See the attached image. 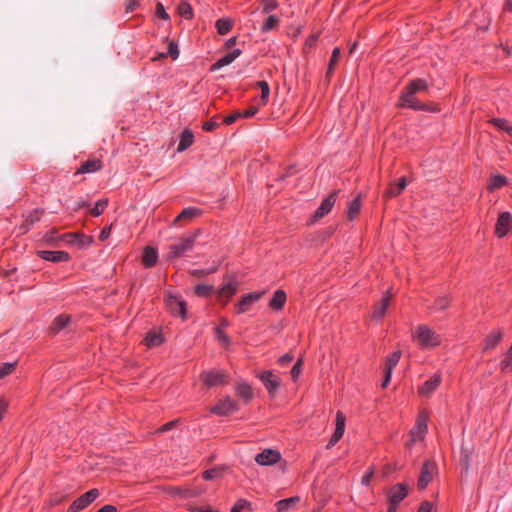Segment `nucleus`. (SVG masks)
<instances>
[{
  "instance_id": "obj_1",
  "label": "nucleus",
  "mask_w": 512,
  "mask_h": 512,
  "mask_svg": "<svg viewBox=\"0 0 512 512\" xmlns=\"http://www.w3.org/2000/svg\"><path fill=\"white\" fill-rule=\"evenodd\" d=\"M420 348L433 349L441 345V336L427 325H419L413 337Z\"/></svg>"
},
{
  "instance_id": "obj_2",
  "label": "nucleus",
  "mask_w": 512,
  "mask_h": 512,
  "mask_svg": "<svg viewBox=\"0 0 512 512\" xmlns=\"http://www.w3.org/2000/svg\"><path fill=\"white\" fill-rule=\"evenodd\" d=\"M427 88L428 83L425 79L416 78L411 80L399 97L398 107L408 106V101H418V99L415 97V94L421 91H425Z\"/></svg>"
},
{
  "instance_id": "obj_3",
  "label": "nucleus",
  "mask_w": 512,
  "mask_h": 512,
  "mask_svg": "<svg viewBox=\"0 0 512 512\" xmlns=\"http://www.w3.org/2000/svg\"><path fill=\"white\" fill-rule=\"evenodd\" d=\"M197 235L198 230L193 235L181 238L178 243L170 245L167 259L174 260L191 251L195 245Z\"/></svg>"
},
{
  "instance_id": "obj_4",
  "label": "nucleus",
  "mask_w": 512,
  "mask_h": 512,
  "mask_svg": "<svg viewBox=\"0 0 512 512\" xmlns=\"http://www.w3.org/2000/svg\"><path fill=\"white\" fill-rule=\"evenodd\" d=\"M165 305L168 312L175 317L187 318V304L181 296L168 293L165 297Z\"/></svg>"
},
{
  "instance_id": "obj_5",
  "label": "nucleus",
  "mask_w": 512,
  "mask_h": 512,
  "mask_svg": "<svg viewBox=\"0 0 512 512\" xmlns=\"http://www.w3.org/2000/svg\"><path fill=\"white\" fill-rule=\"evenodd\" d=\"M238 288L239 282L234 276H230L227 283L216 291V299L222 307H225L229 303L232 297L237 293Z\"/></svg>"
},
{
  "instance_id": "obj_6",
  "label": "nucleus",
  "mask_w": 512,
  "mask_h": 512,
  "mask_svg": "<svg viewBox=\"0 0 512 512\" xmlns=\"http://www.w3.org/2000/svg\"><path fill=\"white\" fill-rule=\"evenodd\" d=\"M100 495V492L97 488H93L77 499H75L68 507L67 512H80L87 508L91 503H93Z\"/></svg>"
},
{
  "instance_id": "obj_7",
  "label": "nucleus",
  "mask_w": 512,
  "mask_h": 512,
  "mask_svg": "<svg viewBox=\"0 0 512 512\" xmlns=\"http://www.w3.org/2000/svg\"><path fill=\"white\" fill-rule=\"evenodd\" d=\"M437 473V465L433 460H425L422 464L420 475L417 481L419 490H424L433 480L434 475Z\"/></svg>"
},
{
  "instance_id": "obj_8",
  "label": "nucleus",
  "mask_w": 512,
  "mask_h": 512,
  "mask_svg": "<svg viewBox=\"0 0 512 512\" xmlns=\"http://www.w3.org/2000/svg\"><path fill=\"white\" fill-rule=\"evenodd\" d=\"M200 379L207 388L220 386L228 383V375L220 370L204 371L201 373Z\"/></svg>"
},
{
  "instance_id": "obj_9",
  "label": "nucleus",
  "mask_w": 512,
  "mask_h": 512,
  "mask_svg": "<svg viewBox=\"0 0 512 512\" xmlns=\"http://www.w3.org/2000/svg\"><path fill=\"white\" fill-rule=\"evenodd\" d=\"M339 194V190H333L326 198H324L320 204V206L316 209L314 214L312 215L311 222L314 223L324 216H326L333 208L337 197Z\"/></svg>"
},
{
  "instance_id": "obj_10",
  "label": "nucleus",
  "mask_w": 512,
  "mask_h": 512,
  "mask_svg": "<svg viewBox=\"0 0 512 512\" xmlns=\"http://www.w3.org/2000/svg\"><path fill=\"white\" fill-rule=\"evenodd\" d=\"M239 410L238 403L229 396L218 400V402L211 407L210 412L218 416H227Z\"/></svg>"
},
{
  "instance_id": "obj_11",
  "label": "nucleus",
  "mask_w": 512,
  "mask_h": 512,
  "mask_svg": "<svg viewBox=\"0 0 512 512\" xmlns=\"http://www.w3.org/2000/svg\"><path fill=\"white\" fill-rule=\"evenodd\" d=\"M264 293V291H256L242 295L240 300L235 304V313L243 314L248 311L249 308L264 295Z\"/></svg>"
},
{
  "instance_id": "obj_12",
  "label": "nucleus",
  "mask_w": 512,
  "mask_h": 512,
  "mask_svg": "<svg viewBox=\"0 0 512 512\" xmlns=\"http://www.w3.org/2000/svg\"><path fill=\"white\" fill-rule=\"evenodd\" d=\"M512 229V215L510 212H501L495 225V235L498 238L505 237Z\"/></svg>"
},
{
  "instance_id": "obj_13",
  "label": "nucleus",
  "mask_w": 512,
  "mask_h": 512,
  "mask_svg": "<svg viewBox=\"0 0 512 512\" xmlns=\"http://www.w3.org/2000/svg\"><path fill=\"white\" fill-rule=\"evenodd\" d=\"M259 379L264 384L270 396H275L281 384L279 376L273 374L271 371H264L259 375Z\"/></svg>"
},
{
  "instance_id": "obj_14",
  "label": "nucleus",
  "mask_w": 512,
  "mask_h": 512,
  "mask_svg": "<svg viewBox=\"0 0 512 512\" xmlns=\"http://www.w3.org/2000/svg\"><path fill=\"white\" fill-rule=\"evenodd\" d=\"M401 354L402 353L400 350H396L387 357L385 362L384 378L381 383L382 389H385L388 386L391 379L392 371L394 367L399 363Z\"/></svg>"
},
{
  "instance_id": "obj_15",
  "label": "nucleus",
  "mask_w": 512,
  "mask_h": 512,
  "mask_svg": "<svg viewBox=\"0 0 512 512\" xmlns=\"http://www.w3.org/2000/svg\"><path fill=\"white\" fill-rule=\"evenodd\" d=\"M281 459V453L274 449H264L255 456V461L261 466H270L276 464Z\"/></svg>"
},
{
  "instance_id": "obj_16",
  "label": "nucleus",
  "mask_w": 512,
  "mask_h": 512,
  "mask_svg": "<svg viewBox=\"0 0 512 512\" xmlns=\"http://www.w3.org/2000/svg\"><path fill=\"white\" fill-rule=\"evenodd\" d=\"M409 487L405 483H397L388 491V502H394L400 504L407 495H408Z\"/></svg>"
},
{
  "instance_id": "obj_17",
  "label": "nucleus",
  "mask_w": 512,
  "mask_h": 512,
  "mask_svg": "<svg viewBox=\"0 0 512 512\" xmlns=\"http://www.w3.org/2000/svg\"><path fill=\"white\" fill-rule=\"evenodd\" d=\"M503 336L504 332L502 328H497L491 331L484 339L482 352L485 353L487 351L495 349L503 340Z\"/></svg>"
},
{
  "instance_id": "obj_18",
  "label": "nucleus",
  "mask_w": 512,
  "mask_h": 512,
  "mask_svg": "<svg viewBox=\"0 0 512 512\" xmlns=\"http://www.w3.org/2000/svg\"><path fill=\"white\" fill-rule=\"evenodd\" d=\"M393 295L387 290L382 296L381 300L374 305L372 319L381 320L387 311L388 306L391 303Z\"/></svg>"
},
{
  "instance_id": "obj_19",
  "label": "nucleus",
  "mask_w": 512,
  "mask_h": 512,
  "mask_svg": "<svg viewBox=\"0 0 512 512\" xmlns=\"http://www.w3.org/2000/svg\"><path fill=\"white\" fill-rule=\"evenodd\" d=\"M37 255L43 260L59 263V262H68L71 259V256L66 251H46L41 250L37 251Z\"/></svg>"
},
{
  "instance_id": "obj_20",
  "label": "nucleus",
  "mask_w": 512,
  "mask_h": 512,
  "mask_svg": "<svg viewBox=\"0 0 512 512\" xmlns=\"http://www.w3.org/2000/svg\"><path fill=\"white\" fill-rule=\"evenodd\" d=\"M408 184L406 177H401L397 182H391L383 194L385 199H391L399 196Z\"/></svg>"
},
{
  "instance_id": "obj_21",
  "label": "nucleus",
  "mask_w": 512,
  "mask_h": 512,
  "mask_svg": "<svg viewBox=\"0 0 512 512\" xmlns=\"http://www.w3.org/2000/svg\"><path fill=\"white\" fill-rule=\"evenodd\" d=\"M441 375H434L426 380L419 388L418 393L423 397H429L441 384Z\"/></svg>"
},
{
  "instance_id": "obj_22",
  "label": "nucleus",
  "mask_w": 512,
  "mask_h": 512,
  "mask_svg": "<svg viewBox=\"0 0 512 512\" xmlns=\"http://www.w3.org/2000/svg\"><path fill=\"white\" fill-rule=\"evenodd\" d=\"M202 210L197 207L184 208L173 220V225H180L182 222H190L194 218L201 216Z\"/></svg>"
},
{
  "instance_id": "obj_23",
  "label": "nucleus",
  "mask_w": 512,
  "mask_h": 512,
  "mask_svg": "<svg viewBox=\"0 0 512 512\" xmlns=\"http://www.w3.org/2000/svg\"><path fill=\"white\" fill-rule=\"evenodd\" d=\"M241 53L242 51L239 48L232 50L231 52L225 54L223 57L219 58L214 64H212L209 71L214 72L231 64L238 56L241 55Z\"/></svg>"
},
{
  "instance_id": "obj_24",
  "label": "nucleus",
  "mask_w": 512,
  "mask_h": 512,
  "mask_svg": "<svg viewBox=\"0 0 512 512\" xmlns=\"http://www.w3.org/2000/svg\"><path fill=\"white\" fill-rule=\"evenodd\" d=\"M287 301V294L282 289H277L269 300L268 307L276 312L283 310Z\"/></svg>"
},
{
  "instance_id": "obj_25",
  "label": "nucleus",
  "mask_w": 512,
  "mask_h": 512,
  "mask_svg": "<svg viewBox=\"0 0 512 512\" xmlns=\"http://www.w3.org/2000/svg\"><path fill=\"white\" fill-rule=\"evenodd\" d=\"M165 42H167V50L164 52H159L153 60L162 59L170 57L172 60H176L179 57V49L178 43L175 40H169L168 37H165Z\"/></svg>"
},
{
  "instance_id": "obj_26",
  "label": "nucleus",
  "mask_w": 512,
  "mask_h": 512,
  "mask_svg": "<svg viewBox=\"0 0 512 512\" xmlns=\"http://www.w3.org/2000/svg\"><path fill=\"white\" fill-rule=\"evenodd\" d=\"M158 260V252L156 248L152 246H146L143 250L142 265L145 268L154 267Z\"/></svg>"
},
{
  "instance_id": "obj_27",
  "label": "nucleus",
  "mask_w": 512,
  "mask_h": 512,
  "mask_svg": "<svg viewBox=\"0 0 512 512\" xmlns=\"http://www.w3.org/2000/svg\"><path fill=\"white\" fill-rule=\"evenodd\" d=\"M362 207V194L359 193L349 204L346 217L349 221L355 220L361 211Z\"/></svg>"
},
{
  "instance_id": "obj_28",
  "label": "nucleus",
  "mask_w": 512,
  "mask_h": 512,
  "mask_svg": "<svg viewBox=\"0 0 512 512\" xmlns=\"http://www.w3.org/2000/svg\"><path fill=\"white\" fill-rule=\"evenodd\" d=\"M103 163L100 159H89L81 164L76 174L92 173L102 169Z\"/></svg>"
},
{
  "instance_id": "obj_29",
  "label": "nucleus",
  "mask_w": 512,
  "mask_h": 512,
  "mask_svg": "<svg viewBox=\"0 0 512 512\" xmlns=\"http://www.w3.org/2000/svg\"><path fill=\"white\" fill-rule=\"evenodd\" d=\"M407 108H410L415 111H428V112H440V107L437 103L429 102V103H422L419 100L418 101H408Z\"/></svg>"
},
{
  "instance_id": "obj_30",
  "label": "nucleus",
  "mask_w": 512,
  "mask_h": 512,
  "mask_svg": "<svg viewBox=\"0 0 512 512\" xmlns=\"http://www.w3.org/2000/svg\"><path fill=\"white\" fill-rule=\"evenodd\" d=\"M508 184V178L502 174H496L491 176L487 182V190L494 192L495 190L501 189Z\"/></svg>"
},
{
  "instance_id": "obj_31",
  "label": "nucleus",
  "mask_w": 512,
  "mask_h": 512,
  "mask_svg": "<svg viewBox=\"0 0 512 512\" xmlns=\"http://www.w3.org/2000/svg\"><path fill=\"white\" fill-rule=\"evenodd\" d=\"M299 502V496H292L286 499H281L275 504L276 510L277 512H287L291 509H294Z\"/></svg>"
},
{
  "instance_id": "obj_32",
  "label": "nucleus",
  "mask_w": 512,
  "mask_h": 512,
  "mask_svg": "<svg viewBox=\"0 0 512 512\" xmlns=\"http://www.w3.org/2000/svg\"><path fill=\"white\" fill-rule=\"evenodd\" d=\"M236 393L244 400L245 403H249L253 399V389L251 385L246 382L237 384Z\"/></svg>"
},
{
  "instance_id": "obj_33",
  "label": "nucleus",
  "mask_w": 512,
  "mask_h": 512,
  "mask_svg": "<svg viewBox=\"0 0 512 512\" xmlns=\"http://www.w3.org/2000/svg\"><path fill=\"white\" fill-rule=\"evenodd\" d=\"M194 142V134L190 129H185L180 135V141L177 147L178 152L185 151Z\"/></svg>"
},
{
  "instance_id": "obj_34",
  "label": "nucleus",
  "mask_w": 512,
  "mask_h": 512,
  "mask_svg": "<svg viewBox=\"0 0 512 512\" xmlns=\"http://www.w3.org/2000/svg\"><path fill=\"white\" fill-rule=\"evenodd\" d=\"M473 452V447H466L464 445L461 446L460 464L465 471H468L470 468Z\"/></svg>"
},
{
  "instance_id": "obj_35",
  "label": "nucleus",
  "mask_w": 512,
  "mask_h": 512,
  "mask_svg": "<svg viewBox=\"0 0 512 512\" xmlns=\"http://www.w3.org/2000/svg\"><path fill=\"white\" fill-rule=\"evenodd\" d=\"M163 334L160 332L149 331L144 339L148 347H158L164 342Z\"/></svg>"
},
{
  "instance_id": "obj_36",
  "label": "nucleus",
  "mask_w": 512,
  "mask_h": 512,
  "mask_svg": "<svg viewBox=\"0 0 512 512\" xmlns=\"http://www.w3.org/2000/svg\"><path fill=\"white\" fill-rule=\"evenodd\" d=\"M451 303L452 296L448 294L443 295L435 299L433 305L431 306V309L433 311H444L450 307Z\"/></svg>"
},
{
  "instance_id": "obj_37",
  "label": "nucleus",
  "mask_w": 512,
  "mask_h": 512,
  "mask_svg": "<svg viewBox=\"0 0 512 512\" xmlns=\"http://www.w3.org/2000/svg\"><path fill=\"white\" fill-rule=\"evenodd\" d=\"M255 87L261 90L260 105L265 106L268 103L270 95V87L267 81L261 80L255 83Z\"/></svg>"
},
{
  "instance_id": "obj_38",
  "label": "nucleus",
  "mask_w": 512,
  "mask_h": 512,
  "mask_svg": "<svg viewBox=\"0 0 512 512\" xmlns=\"http://www.w3.org/2000/svg\"><path fill=\"white\" fill-rule=\"evenodd\" d=\"M70 321L71 318L69 315L61 314L54 319L53 324L51 326V330L54 333H57L60 330L64 329L70 323Z\"/></svg>"
},
{
  "instance_id": "obj_39",
  "label": "nucleus",
  "mask_w": 512,
  "mask_h": 512,
  "mask_svg": "<svg viewBox=\"0 0 512 512\" xmlns=\"http://www.w3.org/2000/svg\"><path fill=\"white\" fill-rule=\"evenodd\" d=\"M489 123L497 129L505 131L508 135L512 136V125H510L508 120L504 118H492L489 120Z\"/></svg>"
},
{
  "instance_id": "obj_40",
  "label": "nucleus",
  "mask_w": 512,
  "mask_h": 512,
  "mask_svg": "<svg viewBox=\"0 0 512 512\" xmlns=\"http://www.w3.org/2000/svg\"><path fill=\"white\" fill-rule=\"evenodd\" d=\"M214 292V287L208 284H197L194 287V294L201 298H209Z\"/></svg>"
},
{
  "instance_id": "obj_41",
  "label": "nucleus",
  "mask_w": 512,
  "mask_h": 512,
  "mask_svg": "<svg viewBox=\"0 0 512 512\" xmlns=\"http://www.w3.org/2000/svg\"><path fill=\"white\" fill-rule=\"evenodd\" d=\"M214 336H215V339L221 343V345L224 347V348H228L231 346V339L230 337L226 334L225 330L222 329V327H215L214 328Z\"/></svg>"
},
{
  "instance_id": "obj_42",
  "label": "nucleus",
  "mask_w": 512,
  "mask_h": 512,
  "mask_svg": "<svg viewBox=\"0 0 512 512\" xmlns=\"http://www.w3.org/2000/svg\"><path fill=\"white\" fill-rule=\"evenodd\" d=\"M340 54H341L340 48L339 47H335L333 49V51H332V55H331V58H330L329 63H328L326 77H330V75L333 73L334 68H335L336 64L338 63V61H339Z\"/></svg>"
},
{
  "instance_id": "obj_43",
  "label": "nucleus",
  "mask_w": 512,
  "mask_h": 512,
  "mask_svg": "<svg viewBox=\"0 0 512 512\" xmlns=\"http://www.w3.org/2000/svg\"><path fill=\"white\" fill-rule=\"evenodd\" d=\"M500 370L502 372H512V343L510 348L505 353L504 359L500 362Z\"/></svg>"
},
{
  "instance_id": "obj_44",
  "label": "nucleus",
  "mask_w": 512,
  "mask_h": 512,
  "mask_svg": "<svg viewBox=\"0 0 512 512\" xmlns=\"http://www.w3.org/2000/svg\"><path fill=\"white\" fill-rule=\"evenodd\" d=\"M217 32H229L233 28V21L230 18L224 17L216 21Z\"/></svg>"
},
{
  "instance_id": "obj_45",
  "label": "nucleus",
  "mask_w": 512,
  "mask_h": 512,
  "mask_svg": "<svg viewBox=\"0 0 512 512\" xmlns=\"http://www.w3.org/2000/svg\"><path fill=\"white\" fill-rule=\"evenodd\" d=\"M223 474V469L220 467H213L208 470H205L202 473V478L206 481L213 480L215 478L221 477Z\"/></svg>"
},
{
  "instance_id": "obj_46",
  "label": "nucleus",
  "mask_w": 512,
  "mask_h": 512,
  "mask_svg": "<svg viewBox=\"0 0 512 512\" xmlns=\"http://www.w3.org/2000/svg\"><path fill=\"white\" fill-rule=\"evenodd\" d=\"M253 511L252 503L246 499H238L231 508L230 512H242V510Z\"/></svg>"
},
{
  "instance_id": "obj_47",
  "label": "nucleus",
  "mask_w": 512,
  "mask_h": 512,
  "mask_svg": "<svg viewBox=\"0 0 512 512\" xmlns=\"http://www.w3.org/2000/svg\"><path fill=\"white\" fill-rule=\"evenodd\" d=\"M108 205V200L107 199H100L98 200L94 207L90 210V214L93 216V217H98L100 216L105 208L107 207Z\"/></svg>"
},
{
  "instance_id": "obj_48",
  "label": "nucleus",
  "mask_w": 512,
  "mask_h": 512,
  "mask_svg": "<svg viewBox=\"0 0 512 512\" xmlns=\"http://www.w3.org/2000/svg\"><path fill=\"white\" fill-rule=\"evenodd\" d=\"M168 492L172 495L180 496V497H194L197 495L192 490L182 489L181 487H170L168 489Z\"/></svg>"
},
{
  "instance_id": "obj_49",
  "label": "nucleus",
  "mask_w": 512,
  "mask_h": 512,
  "mask_svg": "<svg viewBox=\"0 0 512 512\" xmlns=\"http://www.w3.org/2000/svg\"><path fill=\"white\" fill-rule=\"evenodd\" d=\"M319 34H310L303 45V53L308 54L316 46Z\"/></svg>"
},
{
  "instance_id": "obj_50",
  "label": "nucleus",
  "mask_w": 512,
  "mask_h": 512,
  "mask_svg": "<svg viewBox=\"0 0 512 512\" xmlns=\"http://www.w3.org/2000/svg\"><path fill=\"white\" fill-rule=\"evenodd\" d=\"M179 14L185 19H190L193 16V10L189 3L181 2L178 6Z\"/></svg>"
},
{
  "instance_id": "obj_51",
  "label": "nucleus",
  "mask_w": 512,
  "mask_h": 512,
  "mask_svg": "<svg viewBox=\"0 0 512 512\" xmlns=\"http://www.w3.org/2000/svg\"><path fill=\"white\" fill-rule=\"evenodd\" d=\"M93 242L94 239L92 236H88L79 232L75 244L78 245L80 248H83L86 246H90Z\"/></svg>"
},
{
  "instance_id": "obj_52",
  "label": "nucleus",
  "mask_w": 512,
  "mask_h": 512,
  "mask_svg": "<svg viewBox=\"0 0 512 512\" xmlns=\"http://www.w3.org/2000/svg\"><path fill=\"white\" fill-rule=\"evenodd\" d=\"M344 430H345L344 428L335 427L334 433L332 434V436L327 444V449H330L331 447H333L343 437Z\"/></svg>"
},
{
  "instance_id": "obj_53",
  "label": "nucleus",
  "mask_w": 512,
  "mask_h": 512,
  "mask_svg": "<svg viewBox=\"0 0 512 512\" xmlns=\"http://www.w3.org/2000/svg\"><path fill=\"white\" fill-rule=\"evenodd\" d=\"M416 428L418 432L421 434V437L424 436V434L427 431V418L426 416L419 414L416 420Z\"/></svg>"
},
{
  "instance_id": "obj_54",
  "label": "nucleus",
  "mask_w": 512,
  "mask_h": 512,
  "mask_svg": "<svg viewBox=\"0 0 512 512\" xmlns=\"http://www.w3.org/2000/svg\"><path fill=\"white\" fill-rule=\"evenodd\" d=\"M278 25V18L276 16H269L266 21L263 23L262 30L270 31L276 29Z\"/></svg>"
},
{
  "instance_id": "obj_55",
  "label": "nucleus",
  "mask_w": 512,
  "mask_h": 512,
  "mask_svg": "<svg viewBox=\"0 0 512 512\" xmlns=\"http://www.w3.org/2000/svg\"><path fill=\"white\" fill-rule=\"evenodd\" d=\"M302 366H303V359L302 358H299L296 363L293 365L292 369H291V377L293 379V381H296L299 377V375L301 374V371H302Z\"/></svg>"
},
{
  "instance_id": "obj_56",
  "label": "nucleus",
  "mask_w": 512,
  "mask_h": 512,
  "mask_svg": "<svg viewBox=\"0 0 512 512\" xmlns=\"http://www.w3.org/2000/svg\"><path fill=\"white\" fill-rule=\"evenodd\" d=\"M79 232H68L59 236V240L67 244H75Z\"/></svg>"
},
{
  "instance_id": "obj_57",
  "label": "nucleus",
  "mask_w": 512,
  "mask_h": 512,
  "mask_svg": "<svg viewBox=\"0 0 512 512\" xmlns=\"http://www.w3.org/2000/svg\"><path fill=\"white\" fill-rule=\"evenodd\" d=\"M56 234L57 230L53 228L44 235L43 239L46 243L53 244L54 242L59 240V236H56Z\"/></svg>"
},
{
  "instance_id": "obj_58",
  "label": "nucleus",
  "mask_w": 512,
  "mask_h": 512,
  "mask_svg": "<svg viewBox=\"0 0 512 512\" xmlns=\"http://www.w3.org/2000/svg\"><path fill=\"white\" fill-rule=\"evenodd\" d=\"M14 366H15L14 363H4L0 367V379H2L4 377H6L7 375L11 374L12 371L14 370Z\"/></svg>"
},
{
  "instance_id": "obj_59",
  "label": "nucleus",
  "mask_w": 512,
  "mask_h": 512,
  "mask_svg": "<svg viewBox=\"0 0 512 512\" xmlns=\"http://www.w3.org/2000/svg\"><path fill=\"white\" fill-rule=\"evenodd\" d=\"M242 118L241 117V112L240 111H234L232 114L226 116L223 118V123L225 125H231L233 123H235L238 119Z\"/></svg>"
},
{
  "instance_id": "obj_60",
  "label": "nucleus",
  "mask_w": 512,
  "mask_h": 512,
  "mask_svg": "<svg viewBox=\"0 0 512 512\" xmlns=\"http://www.w3.org/2000/svg\"><path fill=\"white\" fill-rule=\"evenodd\" d=\"M179 422H180V419H175V420L169 421V422L163 424L160 428H158L157 432L165 433V432L175 428Z\"/></svg>"
},
{
  "instance_id": "obj_61",
  "label": "nucleus",
  "mask_w": 512,
  "mask_h": 512,
  "mask_svg": "<svg viewBox=\"0 0 512 512\" xmlns=\"http://www.w3.org/2000/svg\"><path fill=\"white\" fill-rule=\"evenodd\" d=\"M219 127V123L215 120V118H212L206 122L203 123L202 129L206 132H211Z\"/></svg>"
},
{
  "instance_id": "obj_62",
  "label": "nucleus",
  "mask_w": 512,
  "mask_h": 512,
  "mask_svg": "<svg viewBox=\"0 0 512 512\" xmlns=\"http://www.w3.org/2000/svg\"><path fill=\"white\" fill-rule=\"evenodd\" d=\"M156 16L160 19H163V20H168L169 19V16L167 14V12L165 11V8L163 6L162 3H157L156 5Z\"/></svg>"
},
{
  "instance_id": "obj_63",
  "label": "nucleus",
  "mask_w": 512,
  "mask_h": 512,
  "mask_svg": "<svg viewBox=\"0 0 512 512\" xmlns=\"http://www.w3.org/2000/svg\"><path fill=\"white\" fill-rule=\"evenodd\" d=\"M374 475V469L373 468H370L363 476H362V479H361V483L365 486H368L371 482V479Z\"/></svg>"
},
{
  "instance_id": "obj_64",
  "label": "nucleus",
  "mask_w": 512,
  "mask_h": 512,
  "mask_svg": "<svg viewBox=\"0 0 512 512\" xmlns=\"http://www.w3.org/2000/svg\"><path fill=\"white\" fill-rule=\"evenodd\" d=\"M139 6L138 0H126L125 1V9L126 12H133Z\"/></svg>"
}]
</instances>
